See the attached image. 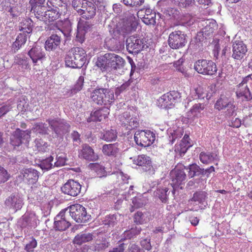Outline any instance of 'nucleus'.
Returning <instances> with one entry per match:
<instances>
[{
    "instance_id": "obj_1",
    "label": "nucleus",
    "mask_w": 252,
    "mask_h": 252,
    "mask_svg": "<svg viewBox=\"0 0 252 252\" xmlns=\"http://www.w3.org/2000/svg\"><path fill=\"white\" fill-rule=\"evenodd\" d=\"M61 0H48L45 5H37L36 0H31V11L36 17L45 22H50L58 19L61 14L59 7L62 6Z\"/></svg>"
},
{
    "instance_id": "obj_2",
    "label": "nucleus",
    "mask_w": 252,
    "mask_h": 252,
    "mask_svg": "<svg viewBox=\"0 0 252 252\" xmlns=\"http://www.w3.org/2000/svg\"><path fill=\"white\" fill-rule=\"evenodd\" d=\"M86 61L85 51L79 47L72 49L65 58L66 66L74 68L82 67Z\"/></svg>"
},
{
    "instance_id": "obj_3",
    "label": "nucleus",
    "mask_w": 252,
    "mask_h": 252,
    "mask_svg": "<svg viewBox=\"0 0 252 252\" xmlns=\"http://www.w3.org/2000/svg\"><path fill=\"white\" fill-rule=\"evenodd\" d=\"M169 176L171 181L169 185L173 188L172 194L175 198L179 194V189H184L187 175L183 169L174 168L170 172Z\"/></svg>"
},
{
    "instance_id": "obj_4",
    "label": "nucleus",
    "mask_w": 252,
    "mask_h": 252,
    "mask_svg": "<svg viewBox=\"0 0 252 252\" xmlns=\"http://www.w3.org/2000/svg\"><path fill=\"white\" fill-rule=\"evenodd\" d=\"M39 220L35 213L33 212H26L17 221V226L24 232L27 233L35 228L39 224Z\"/></svg>"
},
{
    "instance_id": "obj_5",
    "label": "nucleus",
    "mask_w": 252,
    "mask_h": 252,
    "mask_svg": "<svg viewBox=\"0 0 252 252\" xmlns=\"http://www.w3.org/2000/svg\"><path fill=\"white\" fill-rule=\"evenodd\" d=\"M193 67L197 73L204 75L212 76L217 71L216 63L211 60H198L195 62Z\"/></svg>"
},
{
    "instance_id": "obj_6",
    "label": "nucleus",
    "mask_w": 252,
    "mask_h": 252,
    "mask_svg": "<svg viewBox=\"0 0 252 252\" xmlns=\"http://www.w3.org/2000/svg\"><path fill=\"white\" fill-rule=\"evenodd\" d=\"M68 213L76 222L80 223L87 222L91 217V216L87 212L86 209L79 204L70 206Z\"/></svg>"
},
{
    "instance_id": "obj_7",
    "label": "nucleus",
    "mask_w": 252,
    "mask_h": 252,
    "mask_svg": "<svg viewBox=\"0 0 252 252\" xmlns=\"http://www.w3.org/2000/svg\"><path fill=\"white\" fill-rule=\"evenodd\" d=\"M163 180L161 178L159 181L154 182L153 184V187L156 185L157 186L156 189L154 191V196L156 199H158L160 201L164 204L168 203L169 200L168 195L169 193V188L167 187V185H169V182L168 181H164L163 186H162L161 181Z\"/></svg>"
},
{
    "instance_id": "obj_8",
    "label": "nucleus",
    "mask_w": 252,
    "mask_h": 252,
    "mask_svg": "<svg viewBox=\"0 0 252 252\" xmlns=\"http://www.w3.org/2000/svg\"><path fill=\"white\" fill-rule=\"evenodd\" d=\"M187 35L181 31H175L168 36V43L173 49H179L185 46L187 43Z\"/></svg>"
},
{
    "instance_id": "obj_9",
    "label": "nucleus",
    "mask_w": 252,
    "mask_h": 252,
    "mask_svg": "<svg viewBox=\"0 0 252 252\" xmlns=\"http://www.w3.org/2000/svg\"><path fill=\"white\" fill-rule=\"evenodd\" d=\"M214 108L219 111L226 109L227 114L229 116H232L236 110L233 100L224 94H220L214 105Z\"/></svg>"
},
{
    "instance_id": "obj_10",
    "label": "nucleus",
    "mask_w": 252,
    "mask_h": 252,
    "mask_svg": "<svg viewBox=\"0 0 252 252\" xmlns=\"http://www.w3.org/2000/svg\"><path fill=\"white\" fill-rule=\"evenodd\" d=\"M181 95L177 91H170L163 94L158 99L159 105L161 108L170 109L174 104L179 101Z\"/></svg>"
},
{
    "instance_id": "obj_11",
    "label": "nucleus",
    "mask_w": 252,
    "mask_h": 252,
    "mask_svg": "<svg viewBox=\"0 0 252 252\" xmlns=\"http://www.w3.org/2000/svg\"><path fill=\"white\" fill-rule=\"evenodd\" d=\"M24 205L23 197L18 193L14 192L4 200V205L5 208L9 210H12L14 212L20 210Z\"/></svg>"
},
{
    "instance_id": "obj_12",
    "label": "nucleus",
    "mask_w": 252,
    "mask_h": 252,
    "mask_svg": "<svg viewBox=\"0 0 252 252\" xmlns=\"http://www.w3.org/2000/svg\"><path fill=\"white\" fill-rule=\"evenodd\" d=\"M31 132L29 130L23 131L17 128L12 135L10 144L16 149L22 143L27 145L30 139Z\"/></svg>"
},
{
    "instance_id": "obj_13",
    "label": "nucleus",
    "mask_w": 252,
    "mask_h": 252,
    "mask_svg": "<svg viewBox=\"0 0 252 252\" xmlns=\"http://www.w3.org/2000/svg\"><path fill=\"white\" fill-rule=\"evenodd\" d=\"M126 48L130 53H138L148 46L144 38L138 36H129L126 40Z\"/></svg>"
},
{
    "instance_id": "obj_14",
    "label": "nucleus",
    "mask_w": 252,
    "mask_h": 252,
    "mask_svg": "<svg viewBox=\"0 0 252 252\" xmlns=\"http://www.w3.org/2000/svg\"><path fill=\"white\" fill-rule=\"evenodd\" d=\"M188 170V176L189 178L199 177L201 176L209 177L210 174L215 171V168L213 165L206 169L202 168L195 163L189 164L187 167H185Z\"/></svg>"
},
{
    "instance_id": "obj_15",
    "label": "nucleus",
    "mask_w": 252,
    "mask_h": 252,
    "mask_svg": "<svg viewBox=\"0 0 252 252\" xmlns=\"http://www.w3.org/2000/svg\"><path fill=\"white\" fill-rule=\"evenodd\" d=\"M134 140L136 143L142 147L150 146L155 141V137L150 131H137L134 134Z\"/></svg>"
},
{
    "instance_id": "obj_16",
    "label": "nucleus",
    "mask_w": 252,
    "mask_h": 252,
    "mask_svg": "<svg viewBox=\"0 0 252 252\" xmlns=\"http://www.w3.org/2000/svg\"><path fill=\"white\" fill-rule=\"evenodd\" d=\"M81 185L73 179H69L61 188V192L71 196H76L81 191Z\"/></svg>"
},
{
    "instance_id": "obj_17",
    "label": "nucleus",
    "mask_w": 252,
    "mask_h": 252,
    "mask_svg": "<svg viewBox=\"0 0 252 252\" xmlns=\"http://www.w3.org/2000/svg\"><path fill=\"white\" fill-rule=\"evenodd\" d=\"M68 208L62 210L55 217L53 228L56 231L66 230L71 225V223L66 220L65 213Z\"/></svg>"
},
{
    "instance_id": "obj_18",
    "label": "nucleus",
    "mask_w": 252,
    "mask_h": 252,
    "mask_svg": "<svg viewBox=\"0 0 252 252\" xmlns=\"http://www.w3.org/2000/svg\"><path fill=\"white\" fill-rule=\"evenodd\" d=\"M232 57L237 60L242 59L247 54V45L241 40H235L232 44Z\"/></svg>"
},
{
    "instance_id": "obj_19",
    "label": "nucleus",
    "mask_w": 252,
    "mask_h": 252,
    "mask_svg": "<svg viewBox=\"0 0 252 252\" xmlns=\"http://www.w3.org/2000/svg\"><path fill=\"white\" fill-rule=\"evenodd\" d=\"M208 195V194L206 191L198 190L193 194L192 197L189 200V202H197L200 204L199 208L204 209L208 205L207 202Z\"/></svg>"
},
{
    "instance_id": "obj_20",
    "label": "nucleus",
    "mask_w": 252,
    "mask_h": 252,
    "mask_svg": "<svg viewBox=\"0 0 252 252\" xmlns=\"http://www.w3.org/2000/svg\"><path fill=\"white\" fill-rule=\"evenodd\" d=\"M28 54L35 65L42 63L43 59L45 58V54L41 47L37 45L29 51Z\"/></svg>"
},
{
    "instance_id": "obj_21",
    "label": "nucleus",
    "mask_w": 252,
    "mask_h": 252,
    "mask_svg": "<svg viewBox=\"0 0 252 252\" xmlns=\"http://www.w3.org/2000/svg\"><path fill=\"white\" fill-rule=\"evenodd\" d=\"M90 28L89 23L86 20L80 19L78 21L76 38L79 42L82 43L84 41L85 34Z\"/></svg>"
},
{
    "instance_id": "obj_22",
    "label": "nucleus",
    "mask_w": 252,
    "mask_h": 252,
    "mask_svg": "<svg viewBox=\"0 0 252 252\" xmlns=\"http://www.w3.org/2000/svg\"><path fill=\"white\" fill-rule=\"evenodd\" d=\"M109 71L115 70L124 67L125 61L121 57L113 53H109Z\"/></svg>"
},
{
    "instance_id": "obj_23",
    "label": "nucleus",
    "mask_w": 252,
    "mask_h": 252,
    "mask_svg": "<svg viewBox=\"0 0 252 252\" xmlns=\"http://www.w3.org/2000/svg\"><path fill=\"white\" fill-rule=\"evenodd\" d=\"M236 96L242 100L250 101L252 100V94L247 85L238 84L236 91Z\"/></svg>"
},
{
    "instance_id": "obj_24",
    "label": "nucleus",
    "mask_w": 252,
    "mask_h": 252,
    "mask_svg": "<svg viewBox=\"0 0 252 252\" xmlns=\"http://www.w3.org/2000/svg\"><path fill=\"white\" fill-rule=\"evenodd\" d=\"M26 182L29 185H33L35 184L39 178V172L32 168H24V171Z\"/></svg>"
},
{
    "instance_id": "obj_25",
    "label": "nucleus",
    "mask_w": 252,
    "mask_h": 252,
    "mask_svg": "<svg viewBox=\"0 0 252 252\" xmlns=\"http://www.w3.org/2000/svg\"><path fill=\"white\" fill-rule=\"evenodd\" d=\"M138 22L135 17L125 22L120 29L122 34H128L135 32L138 26Z\"/></svg>"
},
{
    "instance_id": "obj_26",
    "label": "nucleus",
    "mask_w": 252,
    "mask_h": 252,
    "mask_svg": "<svg viewBox=\"0 0 252 252\" xmlns=\"http://www.w3.org/2000/svg\"><path fill=\"white\" fill-rule=\"evenodd\" d=\"M94 235L92 233H87L81 232L77 234L74 238L72 243L74 245L78 246L81 245L83 243L89 242L93 239Z\"/></svg>"
},
{
    "instance_id": "obj_27",
    "label": "nucleus",
    "mask_w": 252,
    "mask_h": 252,
    "mask_svg": "<svg viewBox=\"0 0 252 252\" xmlns=\"http://www.w3.org/2000/svg\"><path fill=\"white\" fill-rule=\"evenodd\" d=\"M205 109V105L198 103L194 104L187 113L189 118L194 120L201 117V112Z\"/></svg>"
},
{
    "instance_id": "obj_28",
    "label": "nucleus",
    "mask_w": 252,
    "mask_h": 252,
    "mask_svg": "<svg viewBox=\"0 0 252 252\" xmlns=\"http://www.w3.org/2000/svg\"><path fill=\"white\" fill-rule=\"evenodd\" d=\"M60 36L57 34H52L45 42V48L47 51L55 50L60 45Z\"/></svg>"
},
{
    "instance_id": "obj_29",
    "label": "nucleus",
    "mask_w": 252,
    "mask_h": 252,
    "mask_svg": "<svg viewBox=\"0 0 252 252\" xmlns=\"http://www.w3.org/2000/svg\"><path fill=\"white\" fill-rule=\"evenodd\" d=\"M195 92L199 98L207 100H209L213 94L211 88L206 85L198 86L195 89Z\"/></svg>"
},
{
    "instance_id": "obj_30",
    "label": "nucleus",
    "mask_w": 252,
    "mask_h": 252,
    "mask_svg": "<svg viewBox=\"0 0 252 252\" xmlns=\"http://www.w3.org/2000/svg\"><path fill=\"white\" fill-rule=\"evenodd\" d=\"M148 202V199L143 194H139L132 199V205L130 209V211L132 212L134 209H138L144 206Z\"/></svg>"
},
{
    "instance_id": "obj_31",
    "label": "nucleus",
    "mask_w": 252,
    "mask_h": 252,
    "mask_svg": "<svg viewBox=\"0 0 252 252\" xmlns=\"http://www.w3.org/2000/svg\"><path fill=\"white\" fill-rule=\"evenodd\" d=\"M109 243L107 241L106 236L104 233H97L95 237V251L103 250L108 247Z\"/></svg>"
},
{
    "instance_id": "obj_32",
    "label": "nucleus",
    "mask_w": 252,
    "mask_h": 252,
    "mask_svg": "<svg viewBox=\"0 0 252 252\" xmlns=\"http://www.w3.org/2000/svg\"><path fill=\"white\" fill-rule=\"evenodd\" d=\"M49 124L57 134H60L61 131L63 132V130L69 127V125L64 123L63 121L57 120H51L49 121Z\"/></svg>"
},
{
    "instance_id": "obj_33",
    "label": "nucleus",
    "mask_w": 252,
    "mask_h": 252,
    "mask_svg": "<svg viewBox=\"0 0 252 252\" xmlns=\"http://www.w3.org/2000/svg\"><path fill=\"white\" fill-rule=\"evenodd\" d=\"M118 172L117 171L109 170L107 167H105L95 162V178H102L106 177L107 175L114 174Z\"/></svg>"
},
{
    "instance_id": "obj_34",
    "label": "nucleus",
    "mask_w": 252,
    "mask_h": 252,
    "mask_svg": "<svg viewBox=\"0 0 252 252\" xmlns=\"http://www.w3.org/2000/svg\"><path fill=\"white\" fill-rule=\"evenodd\" d=\"M120 217V216L118 214L107 215L101 220L102 223L99 224H103L107 227H113L117 224Z\"/></svg>"
},
{
    "instance_id": "obj_35",
    "label": "nucleus",
    "mask_w": 252,
    "mask_h": 252,
    "mask_svg": "<svg viewBox=\"0 0 252 252\" xmlns=\"http://www.w3.org/2000/svg\"><path fill=\"white\" fill-rule=\"evenodd\" d=\"M120 119L122 125L125 126H128L131 128L137 127L139 125L137 121L130 118V116L127 112L124 113L123 115L120 116Z\"/></svg>"
},
{
    "instance_id": "obj_36",
    "label": "nucleus",
    "mask_w": 252,
    "mask_h": 252,
    "mask_svg": "<svg viewBox=\"0 0 252 252\" xmlns=\"http://www.w3.org/2000/svg\"><path fill=\"white\" fill-rule=\"evenodd\" d=\"M109 53H106L104 55L100 56L97 58L96 65L99 67L101 70H108L109 69Z\"/></svg>"
},
{
    "instance_id": "obj_37",
    "label": "nucleus",
    "mask_w": 252,
    "mask_h": 252,
    "mask_svg": "<svg viewBox=\"0 0 252 252\" xmlns=\"http://www.w3.org/2000/svg\"><path fill=\"white\" fill-rule=\"evenodd\" d=\"M99 137L107 142L115 140L117 137V132L115 129H111L106 131L104 133L100 132Z\"/></svg>"
},
{
    "instance_id": "obj_38",
    "label": "nucleus",
    "mask_w": 252,
    "mask_h": 252,
    "mask_svg": "<svg viewBox=\"0 0 252 252\" xmlns=\"http://www.w3.org/2000/svg\"><path fill=\"white\" fill-rule=\"evenodd\" d=\"M133 162L136 165L144 167L145 171L150 170L152 166L151 160L147 158H134Z\"/></svg>"
},
{
    "instance_id": "obj_39",
    "label": "nucleus",
    "mask_w": 252,
    "mask_h": 252,
    "mask_svg": "<svg viewBox=\"0 0 252 252\" xmlns=\"http://www.w3.org/2000/svg\"><path fill=\"white\" fill-rule=\"evenodd\" d=\"M146 213L138 211L134 214L133 220L135 224L139 225L146 222Z\"/></svg>"
},
{
    "instance_id": "obj_40",
    "label": "nucleus",
    "mask_w": 252,
    "mask_h": 252,
    "mask_svg": "<svg viewBox=\"0 0 252 252\" xmlns=\"http://www.w3.org/2000/svg\"><path fill=\"white\" fill-rule=\"evenodd\" d=\"M109 114V109L105 107L95 111V121H102L105 120Z\"/></svg>"
},
{
    "instance_id": "obj_41",
    "label": "nucleus",
    "mask_w": 252,
    "mask_h": 252,
    "mask_svg": "<svg viewBox=\"0 0 252 252\" xmlns=\"http://www.w3.org/2000/svg\"><path fill=\"white\" fill-rule=\"evenodd\" d=\"M218 29V25L215 20L209 21V23L203 29L202 32L205 35H209Z\"/></svg>"
},
{
    "instance_id": "obj_42",
    "label": "nucleus",
    "mask_w": 252,
    "mask_h": 252,
    "mask_svg": "<svg viewBox=\"0 0 252 252\" xmlns=\"http://www.w3.org/2000/svg\"><path fill=\"white\" fill-rule=\"evenodd\" d=\"M88 4L86 0H73L72 3V6L80 15L83 14L82 10Z\"/></svg>"
},
{
    "instance_id": "obj_43",
    "label": "nucleus",
    "mask_w": 252,
    "mask_h": 252,
    "mask_svg": "<svg viewBox=\"0 0 252 252\" xmlns=\"http://www.w3.org/2000/svg\"><path fill=\"white\" fill-rule=\"evenodd\" d=\"M32 21L31 19H25L21 23L20 30L23 31L24 33H30L32 31Z\"/></svg>"
},
{
    "instance_id": "obj_44",
    "label": "nucleus",
    "mask_w": 252,
    "mask_h": 252,
    "mask_svg": "<svg viewBox=\"0 0 252 252\" xmlns=\"http://www.w3.org/2000/svg\"><path fill=\"white\" fill-rule=\"evenodd\" d=\"M142 230L140 226H133L129 230L125 231V236L128 239H130L139 235Z\"/></svg>"
},
{
    "instance_id": "obj_45",
    "label": "nucleus",
    "mask_w": 252,
    "mask_h": 252,
    "mask_svg": "<svg viewBox=\"0 0 252 252\" xmlns=\"http://www.w3.org/2000/svg\"><path fill=\"white\" fill-rule=\"evenodd\" d=\"M54 158H42L38 160V163H36L42 169L48 170L53 167L52 161Z\"/></svg>"
},
{
    "instance_id": "obj_46",
    "label": "nucleus",
    "mask_w": 252,
    "mask_h": 252,
    "mask_svg": "<svg viewBox=\"0 0 252 252\" xmlns=\"http://www.w3.org/2000/svg\"><path fill=\"white\" fill-rule=\"evenodd\" d=\"M89 3L87 6H85L83 9L82 10L83 14H85L87 18H92L94 16V7L93 3L88 1Z\"/></svg>"
},
{
    "instance_id": "obj_47",
    "label": "nucleus",
    "mask_w": 252,
    "mask_h": 252,
    "mask_svg": "<svg viewBox=\"0 0 252 252\" xmlns=\"http://www.w3.org/2000/svg\"><path fill=\"white\" fill-rule=\"evenodd\" d=\"M102 152L105 156H113L116 153V150L113 144H105L102 148Z\"/></svg>"
},
{
    "instance_id": "obj_48",
    "label": "nucleus",
    "mask_w": 252,
    "mask_h": 252,
    "mask_svg": "<svg viewBox=\"0 0 252 252\" xmlns=\"http://www.w3.org/2000/svg\"><path fill=\"white\" fill-rule=\"evenodd\" d=\"M84 81V77L82 76H80L71 90V93L75 94L81 91L83 88Z\"/></svg>"
},
{
    "instance_id": "obj_49",
    "label": "nucleus",
    "mask_w": 252,
    "mask_h": 252,
    "mask_svg": "<svg viewBox=\"0 0 252 252\" xmlns=\"http://www.w3.org/2000/svg\"><path fill=\"white\" fill-rule=\"evenodd\" d=\"M173 2L180 8H184L191 5L194 2V0H173Z\"/></svg>"
},
{
    "instance_id": "obj_50",
    "label": "nucleus",
    "mask_w": 252,
    "mask_h": 252,
    "mask_svg": "<svg viewBox=\"0 0 252 252\" xmlns=\"http://www.w3.org/2000/svg\"><path fill=\"white\" fill-rule=\"evenodd\" d=\"M143 22L146 25H154L156 24V14L151 12L150 14H145L143 17Z\"/></svg>"
},
{
    "instance_id": "obj_51",
    "label": "nucleus",
    "mask_w": 252,
    "mask_h": 252,
    "mask_svg": "<svg viewBox=\"0 0 252 252\" xmlns=\"http://www.w3.org/2000/svg\"><path fill=\"white\" fill-rule=\"evenodd\" d=\"M123 2L128 7L137 8L144 3V0H123Z\"/></svg>"
},
{
    "instance_id": "obj_52",
    "label": "nucleus",
    "mask_w": 252,
    "mask_h": 252,
    "mask_svg": "<svg viewBox=\"0 0 252 252\" xmlns=\"http://www.w3.org/2000/svg\"><path fill=\"white\" fill-rule=\"evenodd\" d=\"M37 246V242L36 239L33 237H31V240L25 245L24 250L27 252H33L34 249Z\"/></svg>"
},
{
    "instance_id": "obj_53",
    "label": "nucleus",
    "mask_w": 252,
    "mask_h": 252,
    "mask_svg": "<svg viewBox=\"0 0 252 252\" xmlns=\"http://www.w3.org/2000/svg\"><path fill=\"white\" fill-rule=\"evenodd\" d=\"M190 147V146L184 145L180 143L179 145L175 146V152L177 155L182 157L185 155Z\"/></svg>"
},
{
    "instance_id": "obj_54",
    "label": "nucleus",
    "mask_w": 252,
    "mask_h": 252,
    "mask_svg": "<svg viewBox=\"0 0 252 252\" xmlns=\"http://www.w3.org/2000/svg\"><path fill=\"white\" fill-rule=\"evenodd\" d=\"M107 89H100L95 90V96H96L97 103L102 105L104 103V97L105 96V92Z\"/></svg>"
},
{
    "instance_id": "obj_55",
    "label": "nucleus",
    "mask_w": 252,
    "mask_h": 252,
    "mask_svg": "<svg viewBox=\"0 0 252 252\" xmlns=\"http://www.w3.org/2000/svg\"><path fill=\"white\" fill-rule=\"evenodd\" d=\"M35 147L36 148L37 151L42 152H46L48 144L40 139H36L35 140Z\"/></svg>"
},
{
    "instance_id": "obj_56",
    "label": "nucleus",
    "mask_w": 252,
    "mask_h": 252,
    "mask_svg": "<svg viewBox=\"0 0 252 252\" xmlns=\"http://www.w3.org/2000/svg\"><path fill=\"white\" fill-rule=\"evenodd\" d=\"M11 178L10 174L4 167L0 166V184L4 183Z\"/></svg>"
},
{
    "instance_id": "obj_57",
    "label": "nucleus",
    "mask_w": 252,
    "mask_h": 252,
    "mask_svg": "<svg viewBox=\"0 0 252 252\" xmlns=\"http://www.w3.org/2000/svg\"><path fill=\"white\" fill-rule=\"evenodd\" d=\"M184 134V130L183 129L178 128L176 130H174L173 133H171V136L169 137L170 141L171 144H173L175 141L180 139Z\"/></svg>"
},
{
    "instance_id": "obj_58",
    "label": "nucleus",
    "mask_w": 252,
    "mask_h": 252,
    "mask_svg": "<svg viewBox=\"0 0 252 252\" xmlns=\"http://www.w3.org/2000/svg\"><path fill=\"white\" fill-rule=\"evenodd\" d=\"M140 244L141 247V248L144 251L146 250L149 251L152 249V247L151 243V238L150 237L142 239L140 241Z\"/></svg>"
},
{
    "instance_id": "obj_59",
    "label": "nucleus",
    "mask_w": 252,
    "mask_h": 252,
    "mask_svg": "<svg viewBox=\"0 0 252 252\" xmlns=\"http://www.w3.org/2000/svg\"><path fill=\"white\" fill-rule=\"evenodd\" d=\"M32 130L37 133L45 134L47 132V128L43 123H39L34 125Z\"/></svg>"
},
{
    "instance_id": "obj_60",
    "label": "nucleus",
    "mask_w": 252,
    "mask_h": 252,
    "mask_svg": "<svg viewBox=\"0 0 252 252\" xmlns=\"http://www.w3.org/2000/svg\"><path fill=\"white\" fill-rule=\"evenodd\" d=\"M93 153V150L88 145H85L83 146L81 152L79 154V157L88 158Z\"/></svg>"
},
{
    "instance_id": "obj_61",
    "label": "nucleus",
    "mask_w": 252,
    "mask_h": 252,
    "mask_svg": "<svg viewBox=\"0 0 252 252\" xmlns=\"http://www.w3.org/2000/svg\"><path fill=\"white\" fill-rule=\"evenodd\" d=\"M15 62L20 65H21L22 68L27 69L29 68V64L27 59L22 58L21 57H17Z\"/></svg>"
},
{
    "instance_id": "obj_62",
    "label": "nucleus",
    "mask_w": 252,
    "mask_h": 252,
    "mask_svg": "<svg viewBox=\"0 0 252 252\" xmlns=\"http://www.w3.org/2000/svg\"><path fill=\"white\" fill-rule=\"evenodd\" d=\"M126 252H145V251L138 245L130 243L128 245Z\"/></svg>"
},
{
    "instance_id": "obj_63",
    "label": "nucleus",
    "mask_w": 252,
    "mask_h": 252,
    "mask_svg": "<svg viewBox=\"0 0 252 252\" xmlns=\"http://www.w3.org/2000/svg\"><path fill=\"white\" fill-rule=\"evenodd\" d=\"M105 96L104 97V103L103 104L106 105L107 103H111L114 100V94L113 93L107 90V91L105 92Z\"/></svg>"
},
{
    "instance_id": "obj_64",
    "label": "nucleus",
    "mask_w": 252,
    "mask_h": 252,
    "mask_svg": "<svg viewBox=\"0 0 252 252\" xmlns=\"http://www.w3.org/2000/svg\"><path fill=\"white\" fill-rule=\"evenodd\" d=\"M208 177H206V176H201L197 177L196 178L194 179L195 182L198 185L196 187L199 186L201 188L202 186H203L204 184L206 182V179Z\"/></svg>"
}]
</instances>
